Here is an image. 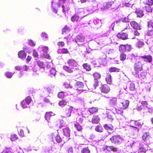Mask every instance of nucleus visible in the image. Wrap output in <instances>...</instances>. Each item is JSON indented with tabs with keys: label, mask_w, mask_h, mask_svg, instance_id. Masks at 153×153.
I'll return each mask as SVG.
<instances>
[{
	"label": "nucleus",
	"mask_w": 153,
	"mask_h": 153,
	"mask_svg": "<svg viewBox=\"0 0 153 153\" xmlns=\"http://www.w3.org/2000/svg\"><path fill=\"white\" fill-rule=\"evenodd\" d=\"M134 69L135 73L134 74V75L136 74L138 75L139 78H144L145 76L142 75L141 74L143 73L142 72L140 73V76L138 75L139 73L143 69V64L141 62L139 61L138 62L135 63L134 66Z\"/></svg>",
	"instance_id": "1"
},
{
	"label": "nucleus",
	"mask_w": 153,
	"mask_h": 153,
	"mask_svg": "<svg viewBox=\"0 0 153 153\" xmlns=\"http://www.w3.org/2000/svg\"><path fill=\"white\" fill-rule=\"evenodd\" d=\"M107 109L111 111L114 114L116 115H122L123 113V109L121 107L116 108L110 105Z\"/></svg>",
	"instance_id": "2"
},
{
	"label": "nucleus",
	"mask_w": 153,
	"mask_h": 153,
	"mask_svg": "<svg viewBox=\"0 0 153 153\" xmlns=\"http://www.w3.org/2000/svg\"><path fill=\"white\" fill-rule=\"evenodd\" d=\"M70 30V28L69 27H68L67 25H65L64 27L62 30V34H67V36L64 37L65 39H67V41H68V40L70 39L71 37L69 33Z\"/></svg>",
	"instance_id": "3"
},
{
	"label": "nucleus",
	"mask_w": 153,
	"mask_h": 153,
	"mask_svg": "<svg viewBox=\"0 0 153 153\" xmlns=\"http://www.w3.org/2000/svg\"><path fill=\"white\" fill-rule=\"evenodd\" d=\"M110 140L112 143L115 144H118L123 141V138L120 135L113 136L110 138Z\"/></svg>",
	"instance_id": "4"
},
{
	"label": "nucleus",
	"mask_w": 153,
	"mask_h": 153,
	"mask_svg": "<svg viewBox=\"0 0 153 153\" xmlns=\"http://www.w3.org/2000/svg\"><path fill=\"white\" fill-rule=\"evenodd\" d=\"M131 49L130 45H121L119 47V50L121 53L124 52L126 51H130Z\"/></svg>",
	"instance_id": "5"
},
{
	"label": "nucleus",
	"mask_w": 153,
	"mask_h": 153,
	"mask_svg": "<svg viewBox=\"0 0 153 153\" xmlns=\"http://www.w3.org/2000/svg\"><path fill=\"white\" fill-rule=\"evenodd\" d=\"M101 92L104 94H108L110 91L109 86L107 84H104L101 85L100 88Z\"/></svg>",
	"instance_id": "6"
},
{
	"label": "nucleus",
	"mask_w": 153,
	"mask_h": 153,
	"mask_svg": "<svg viewBox=\"0 0 153 153\" xmlns=\"http://www.w3.org/2000/svg\"><path fill=\"white\" fill-rule=\"evenodd\" d=\"M85 85L81 81H77L75 84V88L76 90L82 91H83V89Z\"/></svg>",
	"instance_id": "7"
},
{
	"label": "nucleus",
	"mask_w": 153,
	"mask_h": 153,
	"mask_svg": "<svg viewBox=\"0 0 153 153\" xmlns=\"http://www.w3.org/2000/svg\"><path fill=\"white\" fill-rule=\"evenodd\" d=\"M116 36L118 38L123 40H126L128 39V34L126 33H119Z\"/></svg>",
	"instance_id": "8"
},
{
	"label": "nucleus",
	"mask_w": 153,
	"mask_h": 153,
	"mask_svg": "<svg viewBox=\"0 0 153 153\" xmlns=\"http://www.w3.org/2000/svg\"><path fill=\"white\" fill-rule=\"evenodd\" d=\"M140 58L143 59L144 61L148 63H151L152 60V56L150 55H145L140 56Z\"/></svg>",
	"instance_id": "9"
},
{
	"label": "nucleus",
	"mask_w": 153,
	"mask_h": 153,
	"mask_svg": "<svg viewBox=\"0 0 153 153\" xmlns=\"http://www.w3.org/2000/svg\"><path fill=\"white\" fill-rule=\"evenodd\" d=\"M67 63L71 67L73 68L75 67H76L78 65L77 62L73 59H68L67 61Z\"/></svg>",
	"instance_id": "10"
},
{
	"label": "nucleus",
	"mask_w": 153,
	"mask_h": 153,
	"mask_svg": "<svg viewBox=\"0 0 153 153\" xmlns=\"http://www.w3.org/2000/svg\"><path fill=\"white\" fill-rule=\"evenodd\" d=\"M84 37L79 35H77L75 38V41L76 43L79 45H80L81 43L84 42Z\"/></svg>",
	"instance_id": "11"
},
{
	"label": "nucleus",
	"mask_w": 153,
	"mask_h": 153,
	"mask_svg": "<svg viewBox=\"0 0 153 153\" xmlns=\"http://www.w3.org/2000/svg\"><path fill=\"white\" fill-rule=\"evenodd\" d=\"M72 107L68 105L66 107L65 111V114L66 117H69L71 116L72 111L73 110Z\"/></svg>",
	"instance_id": "12"
},
{
	"label": "nucleus",
	"mask_w": 153,
	"mask_h": 153,
	"mask_svg": "<svg viewBox=\"0 0 153 153\" xmlns=\"http://www.w3.org/2000/svg\"><path fill=\"white\" fill-rule=\"evenodd\" d=\"M55 114L52 112H46L45 116V119L48 122L50 120L52 117Z\"/></svg>",
	"instance_id": "13"
},
{
	"label": "nucleus",
	"mask_w": 153,
	"mask_h": 153,
	"mask_svg": "<svg viewBox=\"0 0 153 153\" xmlns=\"http://www.w3.org/2000/svg\"><path fill=\"white\" fill-rule=\"evenodd\" d=\"M103 127L108 131L111 132L114 130V127L111 124H105L103 125Z\"/></svg>",
	"instance_id": "14"
},
{
	"label": "nucleus",
	"mask_w": 153,
	"mask_h": 153,
	"mask_svg": "<svg viewBox=\"0 0 153 153\" xmlns=\"http://www.w3.org/2000/svg\"><path fill=\"white\" fill-rule=\"evenodd\" d=\"M131 26L135 29L140 30L141 29L140 27L139 24L135 21H132L130 22Z\"/></svg>",
	"instance_id": "15"
},
{
	"label": "nucleus",
	"mask_w": 153,
	"mask_h": 153,
	"mask_svg": "<svg viewBox=\"0 0 153 153\" xmlns=\"http://www.w3.org/2000/svg\"><path fill=\"white\" fill-rule=\"evenodd\" d=\"M90 19L87 16L84 17L80 21L81 25H85L89 23Z\"/></svg>",
	"instance_id": "16"
},
{
	"label": "nucleus",
	"mask_w": 153,
	"mask_h": 153,
	"mask_svg": "<svg viewBox=\"0 0 153 153\" xmlns=\"http://www.w3.org/2000/svg\"><path fill=\"white\" fill-rule=\"evenodd\" d=\"M142 138L144 141H149L151 137L149 133L146 132L143 134Z\"/></svg>",
	"instance_id": "17"
},
{
	"label": "nucleus",
	"mask_w": 153,
	"mask_h": 153,
	"mask_svg": "<svg viewBox=\"0 0 153 153\" xmlns=\"http://www.w3.org/2000/svg\"><path fill=\"white\" fill-rule=\"evenodd\" d=\"M100 120V119L98 115H94L91 119V122L93 123L97 124Z\"/></svg>",
	"instance_id": "18"
},
{
	"label": "nucleus",
	"mask_w": 153,
	"mask_h": 153,
	"mask_svg": "<svg viewBox=\"0 0 153 153\" xmlns=\"http://www.w3.org/2000/svg\"><path fill=\"white\" fill-rule=\"evenodd\" d=\"M105 80L108 84H111L112 82L111 76L110 74L107 73L105 76Z\"/></svg>",
	"instance_id": "19"
},
{
	"label": "nucleus",
	"mask_w": 153,
	"mask_h": 153,
	"mask_svg": "<svg viewBox=\"0 0 153 153\" xmlns=\"http://www.w3.org/2000/svg\"><path fill=\"white\" fill-rule=\"evenodd\" d=\"M19 57L22 59H25L26 56V54L24 51H20L18 53Z\"/></svg>",
	"instance_id": "20"
},
{
	"label": "nucleus",
	"mask_w": 153,
	"mask_h": 153,
	"mask_svg": "<svg viewBox=\"0 0 153 153\" xmlns=\"http://www.w3.org/2000/svg\"><path fill=\"white\" fill-rule=\"evenodd\" d=\"M68 103V101L64 99L60 101L58 103V105L60 107L63 108L67 105Z\"/></svg>",
	"instance_id": "21"
},
{
	"label": "nucleus",
	"mask_w": 153,
	"mask_h": 153,
	"mask_svg": "<svg viewBox=\"0 0 153 153\" xmlns=\"http://www.w3.org/2000/svg\"><path fill=\"white\" fill-rule=\"evenodd\" d=\"M63 132L64 135L67 137L70 136V130L68 127H66L63 129Z\"/></svg>",
	"instance_id": "22"
},
{
	"label": "nucleus",
	"mask_w": 153,
	"mask_h": 153,
	"mask_svg": "<svg viewBox=\"0 0 153 153\" xmlns=\"http://www.w3.org/2000/svg\"><path fill=\"white\" fill-rule=\"evenodd\" d=\"M129 101L128 100H125L122 102V106L121 107L123 109L126 108L128 106Z\"/></svg>",
	"instance_id": "23"
},
{
	"label": "nucleus",
	"mask_w": 153,
	"mask_h": 153,
	"mask_svg": "<svg viewBox=\"0 0 153 153\" xmlns=\"http://www.w3.org/2000/svg\"><path fill=\"white\" fill-rule=\"evenodd\" d=\"M98 108L96 107H92L89 108L88 111L91 114H93L98 111Z\"/></svg>",
	"instance_id": "24"
},
{
	"label": "nucleus",
	"mask_w": 153,
	"mask_h": 153,
	"mask_svg": "<svg viewBox=\"0 0 153 153\" xmlns=\"http://www.w3.org/2000/svg\"><path fill=\"white\" fill-rule=\"evenodd\" d=\"M95 130L97 132L102 133L103 132L104 129L101 125H98L95 127Z\"/></svg>",
	"instance_id": "25"
},
{
	"label": "nucleus",
	"mask_w": 153,
	"mask_h": 153,
	"mask_svg": "<svg viewBox=\"0 0 153 153\" xmlns=\"http://www.w3.org/2000/svg\"><path fill=\"white\" fill-rule=\"evenodd\" d=\"M63 68L64 70L68 73H72L73 72V69L74 68L73 67L71 68L66 66H64L63 67Z\"/></svg>",
	"instance_id": "26"
},
{
	"label": "nucleus",
	"mask_w": 153,
	"mask_h": 153,
	"mask_svg": "<svg viewBox=\"0 0 153 153\" xmlns=\"http://www.w3.org/2000/svg\"><path fill=\"white\" fill-rule=\"evenodd\" d=\"M93 76L94 80L100 79L101 77V74L98 72H95L93 74Z\"/></svg>",
	"instance_id": "27"
},
{
	"label": "nucleus",
	"mask_w": 153,
	"mask_h": 153,
	"mask_svg": "<svg viewBox=\"0 0 153 153\" xmlns=\"http://www.w3.org/2000/svg\"><path fill=\"white\" fill-rule=\"evenodd\" d=\"M117 99L116 98H114L112 99H111L110 100V105L108 107H108L110 105L111 106H112V105H116L117 103Z\"/></svg>",
	"instance_id": "28"
},
{
	"label": "nucleus",
	"mask_w": 153,
	"mask_h": 153,
	"mask_svg": "<svg viewBox=\"0 0 153 153\" xmlns=\"http://www.w3.org/2000/svg\"><path fill=\"white\" fill-rule=\"evenodd\" d=\"M83 68L88 71H90L91 69V66L87 63L83 64L82 65Z\"/></svg>",
	"instance_id": "29"
},
{
	"label": "nucleus",
	"mask_w": 153,
	"mask_h": 153,
	"mask_svg": "<svg viewBox=\"0 0 153 153\" xmlns=\"http://www.w3.org/2000/svg\"><path fill=\"white\" fill-rule=\"evenodd\" d=\"M105 148L106 150L109 151H112L115 152L117 151V148L114 147L113 146H105Z\"/></svg>",
	"instance_id": "30"
},
{
	"label": "nucleus",
	"mask_w": 153,
	"mask_h": 153,
	"mask_svg": "<svg viewBox=\"0 0 153 153\" xmlns=\"http://www.w3.org/2000/svg\"><path fill=\"white\" fill-rule=\"evenodd\" d=\"M120 59L122 61H125L126 59V54L124 52L121 53L120 55Z\"/></svg>",
	"instance_id": "31"
},
{
	"label": "nucleus",
	"mask_w": 153,
	"mask_h": 153,
	"mask_svg": "<svg viewBox=\"0 0 153 153\" xmlns=\"http://www.w3.org/2000/svg\"><path fill=\"white\" fill-rule=\"evenodd\" d=\"M134 122L135 125L138 127H140L143 124V123L141 120L134 121Z\"/></svg>",
	"instance_id": "32"
},
{
	"label": "nucleus",
	"mask_w": 153,
	"mask_h": 153,
	"mask_svg": "<svg viewBox=\"0 0 153 153\" xmlns=\"http://www.w3.org/2000/svg\"><path fill=\"white\" fill-rule=\"evenodd\" d=\"M74 127L78 131H81L82 129V127L78 123H76L74 124Z\"/></svg>",
	"instance_id": "33"
},
{
	"label": "nucleus",
	"mask_w": 153,
	"mask_h": 153,
	"mask_svg": "<svg viewBox=\"0 0 153 153\" xmlns=\"http://www.w3.org/2000/svg\"><path fill=\"white\" fill-rule=\"evenodd\" d=\"M108 70L110 72H119L120 69L116 67H111L109 68Z\"/></svg>",
	"instance_id": "34"
},
{
	"label": "nucleus",
	"mask_w": 153,
	"mask_h": 153,
	"mask_svg": "<svg viewBox=\"0 0 153 153\" xmlns=\"http://www.w3.org/2000/svg\"><path fill=\"white\" fill-rule=\"evenodd\" d=\"M79 19L78 16L76 14H75L71 18V20L73 22H76Z\"/></svg>",
	"instance_id": "35"
},
{
	"label": "nucleus",
	"mask_w": 153,
	"mask_h": 153,
	"mask_svg": "<svg viewBox=\"0 0 153 153\" xmlns=\"http://www.w3.org/2000/svg\"><path fill=\"white\" fill-rule=\"evenodd\" d=\"M136 13H137V16L139 17H142L144 15V13L143 11L141 10H136Z\"/></svg>",
	"instance_id": "36"
},
{
	"label": "nucleus",
	"mask_w": 153,
	"mask_h": 153,
	"mask_svg": "<svg viewBox=\"0 0 153 153\" xmlns=\"http://www.w3.org/2000/svg\"><path fill=\"white\" fill-rule=\"evenodd\" d=\"M81 153H90V150L88 147H85L81 150Z\"/></svg>",
	"instance_id": "37"
},
{
	"label": "nucleus",
	"mask_w": 153,
	"mask_h": 153,
	"mask_svg": "<svg viewBox=\"0 0 153 153\" xmlns=\"http://www.w3.org/2000/svg\"><path fill=\"white\" fill-rule=\"evenodd\" d=\"M146 150L145 148L140 147L139 148L138 150V153H146Z\"/></svg>",
	"instance_id": "38"
},
{
	"label": "nucleus",
	"mask_w": 153,
	"mask_h": 153,
	"mask_svg": "<svg viewBox=\"0 0 153 153\" xmlns=\"http://www.w3.org/2000/svg\"><path fill=\"white\" fill-rule=\"evenodd\" d=\"M37 65L39 67L42 68H44L46 66L45 65L43 62L39 61L37 62Z\"/></svg>",
	"instance_id": "39"
},
{
	"label": "nucleus",
	"mask_w": 153,
	"mask_h": 153,
	"mask_svg": "<svg viewBox=\"0 0 153 153\" xmlns=\"http://www.w3.org/2000/svg\"><path fill=\"white\" fill-rule=\"evenodd\" d=\"M56 71L55 68H52L50 70V75L52 76H55Z\"/></svg>",
	"instance_id": "40"
},
{
	"label": "nucleus",
	"mask_w": 153,
	"mask_h": 153,
	"mask_svg": "<svg viewBox=\"0 0 153 153\" xmlns=\"http://www.w3.org/2000/svg\"><path fill=\"white\" fill-rule=\"evenodd\" d=\"M146 35L149 36H153V30L148 28Z\"/></svg>",
	"instance_id": "41"
},
{
	"label": "nucleus",
	"mask_w": 153,
	"mask_h": 153,
	"mask_svg": "<svg viewBox=\"0 0 153 153\" xmlns=\"http://www.w3.org/2000/svg\"><path fill=\"white\" fill-rule=\"evenodd\" d=\"M145 3L149 6L153 5V0H145Z\"/></svg>",
	"instance_id": "42"
},
{
	"label": "nucleus",
	"mask_w": 153,
	"mask_h": 153,
	"mask_svg": "<svg viewBox=\"0 0 153 153\" xmlns=\"http://www.w3.org/2000/svg\"><path fill=\"white\" fill-rule=\"evenodd\" d=\"M10 139L12 141H14L18 139L17 135L15 134H12L11 136Z\"/></svg>",
	"instance_id": "43"
},
{
	"label": "nucleus",
	"mask_w": 153,
	"mask_h": 153,
	"mask_svg": "<svg viewBox=\"0 0 153 153\" xmlns=\"http://www.w3.org/2000/svg\"><path fill=\"white\" fill-rule=\"evenodd\" d=\"M41 36L42 39L44 40L48 38V35L45 32H42Z\"/></svg>",
	"instance_id": "44"
},
{
	"label": "nucleus",
	"mask_w": 153,
	"mask_h": 153,
	"mask_svg": "<svg viewBox=\"0 0 153 153\" xmlns=\"http://www.w3.org/2000/svg\"><path fill=\"white\" fill-rule=\"evenodd\" d=\"M64 93L63 91L59 92L57 95L58 97L61 99H62L65 96Z\"/></svg>",
	"instance_id": "45"
},
{
	"label": "nucleus",
	"mask_w": 153,
	"mask_h": 153,
	"mask_svg": "<svg viewBox=\"0 0 153 153\" xmlns=\"http://www.w3.org/2000/svg\"><path fill=\"white\" fill-rule=\"evenodd\" d=\"M25 100L27 102L28 105H29L32 101V99L30 96H28L26 97Z\"/></svg>",
	"instance_id": "46"
},
{
	"label": "nucleus",
	"mask_w": 153,
	"mask_h": 153,
	"mask_svg": "<svg viewBox=\"0 0 153 153\" xmlns=\"http://www.w3.org/2000/svg\"><path fill=\"white\" fill-rule=\"evenodd\" d=\"M144 45V43L143 42L139 41L137 44V46L138 48H141Z\"/></svg>",
	"instance_id": "47"
},
{
	"label": "nucleus",
	"mask_w": 153,
	"mask_h": 153,
	"mask_svg": "<svg viewBox=\"0 0 153 153\" xmlns=\"http://www.w3.org/2000/svg\"><path fill=\"white\" fill-rule=\"evenodd\" d=\"M63 86L65 88H72V86L70 85V83L69 82H65L64 83Z\"/></svg>",
	"instance_id": "48"
},
{
	"label": "nucleus",
	"mask_w": 153,
	"mask_h": 153,
	"mask_svg": "<svg viewBox=\"0 0 153 153\" xmlns=\"http://www.w3.org/2000/svg\"><path fill=\"white\" fill-rule=\"evenodd\" d=\"M129 88L131 91H134L135 88V86L134 83H131L129 85Z\"/></svg>",
	"instance_id": "49"
},
{
	"label": "nucleus",
	"mask_w": 153,
	"mask_h": 153,
	"mask_svg": "<svg viewBox=\"0 0 153 153\" xmlns=\"http://www.w3.org/2000/svg\"><path fill=\"white\" fill-rule=\"evenodd\" d=\"M148 28H150L151 27H153V19L149 21L148 22Z\"/></svg>",
	"instance_id": "50"
},
{
	"label": "nucleus",
	"mask_w": 153,
	"mask_h": 153,
	"mask_svg": "<svg viewBox=\"0 0 153 153\" xmlns=\"http://www.w3.org/2000/svg\"><path fill=\"white\" fill-rule=\"evenodd\" d=\"M13 74L10 72H7L5 74V75L8 78H11L13 76Z\"/></svg>",
	"instance_id": "51"
},
{
	"label": "nucleus",
	"mask_w": 153,
	"mask_h": 153,
	"mask_svg": "<svg viewBox=\"0 0 153 153\" xmlns=\"http://www.w3.org/2000/svg\"><path fill=\"white\" fill-rule=\"evenodd\" d=\"M27 104V102L24 100H23L21 103V105L22 107L24 108L27 107V105H28Z\"/></svg>",
	"instance_id": "52"
},
{
	"label": "nucleus",
	"mask_w": 153,
	"mask_h": 153,
	"mask_svg": "<svg viewBox=\"0 0 153 153\" xmlns=\"http://www.w3.org/2000/svg\"><path fill=\"white\" fill-rule=\"evenodd\" d=\"M146 11L148 13H151L152 12V7L149 6H147L145 7Z\"/></svg>",
	"instance_id": "53"
},
{
	"label": "nucleus",
	"mask_w": 153,
	"mask_h": 153,
	"mask_svg": "<svg viewBox=\"0 0 153 153\" xmlns=\"http://www.w3.org/2000/svg\"><path fill=\"white\" fill-rule=\"evenodd\" d=\"M13 150L10 147L7 148L6 150L4 152V153H13Z\"/></svg>",
	"instance_id": "54"
},
{
	"label": "nucleus",
	"mask_w": 153,
	"mask_h": 153,
	"mask_svg": "<svg viewBox=\"0 0 153 153\" xmlns=\"http://www.w3.org/2000/svg\"><path fill=\"white\" fill-rule=\"evenodd\" d=\"M61 53L62 54H67L68 53L69 51L66 48H63L61 50Z\"/></svg>",
	"instance_id": "55"
},
{
	"label": "nucleus",
	"mask_w": 153,
	"mask_h": 153,
	"mask_svg": "<svg viewBox=\"0 0 153 153\" xmlns=\"http://www.w3.org/2000/svg\"><path fill=\"white\" fill-rule=\"evenodd\" d=\"M56 141L58 143H60L62 141V139L59 136L56 135L55 137Z\"/></svg>",
	"instance_id": "56"
},
{
	"label": "nucleus",
	"mask_w": 153,
	"mask_h": 153,
	"mask_svg": "<svg viewBox=\"0 0 153 153\" xmlns=\"http://www.w3.org/2000/svg\"><path fill=\"white\" fill-rule=\"evenodd\" d=\"M99 81L97 79L94 80V87L96 88V87L99 85Z\"/></svg>",
	"instance_id": "57"
},
{
	"label": "nucleus",
	"mask_w": 153,
	"mask_h": 153,
	"mask_svg": "<svg viewBox=\"0 0 153 153\" xmlns=\"http://www.w3.org/2000/svg\"><path fill=\"white\" fill-rule=\"evenodd\" d=\"M57 45L58 46L62 47L65 45V44L63 42L61 41L58 42Z\"/></svg>",
	"instance_id": "58"
},
{
	"label": "nucleus",
	"mask_w": 153,
	"mask_h": 153,
	"mask_svg": "<svg viewBox=\"0 0 153 153\" xmlns=\"http://www.w3.org/2000/svg\"><path fill=\"white\" fill-rule=\"evenodd\" d=\"M121 20L123 22L127 23L128 22V19L126 17L121 18Z\"/></svg>",
	"instance_id": "59"
},
{
	"label": "nucleus",
	"mask_w": 153,
	"mask_h": 153,
	"mask_svg": "<svg viewBox=\"0 0 153 153\" xmlns=\"http://www.w3.org/2000/svg\"><path fill=\"white\" fill-rule=\"evenodd\" d=\"M42 51L44 53H47L48 51V48L46 46H44L42 48Z\"/></svg>",
	"instance_id": "60"
},
{
	"label": "nucleus",
	"mask_w": 153,
	"mask_h": 153,
	"mask_svg": "<svg viewBox=\"0 0 153 153\" xmlns=\"http://www.w3.org/2000/svg\"><path fill=\"white\" fill-rule=\"evenodd\" d=\"M29 44L30 46L33 47L34 46L36 45L35 43H34V42L31 39H30L29 40Z\"/></svg>",
	"instance_id": "61"
},
{
	"label": "nucleus",
	"mask_w": 153,
	"mask_h": 153,
	"mask_svg": "<svg viewBox=\"0 0 153 153\" xmlns=\"http://www.w3.org/2000/svg\"><path fill=\"white\" fill-rule=\"evenodd\" d=\"M76 123H81L83 121V119L82 117L77 118Z\"/></svg>",
	"instance_id": "62"
},
{
	"label": "nucleus",
	"mask_w": 153,
	"mask_h": 153,
	"mask_svg": "<svg viewBox=\"0 0 153 153\" xmlns=\"http://www.w3.org/2000/svg\"><path fill=\"white\" fill-rule=\"evenodd\" d=\"M46 90L47 92L50 93L53 91V89L52 87H49L46 88Z\"/></svg>",
	"instance_id": "63"
},
{
	"label": "nucleus",
	"mask_w": 153,
	"mask_h": 153,
	"mask_svg": "<svg viewBox=\"0 0 153 153\" xmlns=\"http://www.w3.org/2000/svg\"><path fill=\"white\" fill-rule=\"evenodd\" d=\"M148 108V111L150 113H152L153 111V107L146 106Z\"/></svg>",
	"instance_id": "64"
}]
</instances>
